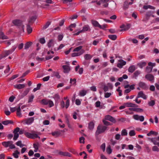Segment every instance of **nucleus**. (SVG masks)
I'll return each mask as SVG.
<instances>
[{"instance_id": "1", "label": "nucleus", "mask_w": 159, "mask_h": 159, "mask_svg": "<svg viewBox=\"0 0 159 159\" xmlns=\"http://www.w3.org/2000/svg\"><path fill=\"white\" fill-rule=\"evenodd\" d=\"M32 133H30L28 132H25L24 133L25 135L29 138L34 139L37 138L40 139V137L38 136V134H39L40 133H38L36 134L35 131H32Z\"/></svg>"}, {"instance_id": "2", "label": "nucleus", "mask_w": 159, "mask_h": 159, "mask_svg": "<svg viewBox=\"0 0 159 159\" xmlns=\"http://www.w3.org/2000/svg\"><path fill=\"white\" fill-rule=\"evenodd\" d=\"M107 127L101 125H98L96 132V134L98 135L99 134L104 132L106 130Z\"/></svg>"}, {"instance_id": "3", "label": "nucleus", "mask_w": 159, "mask_h": 159, "mask_svg": "<svg viewBox=\"0 0 159 159\" xmlns=\"http://www.w3.org/2000/svg\"><path fill=\"white\" fill-rule=\"evenodd\" d=\"M41 103L45 105L48 104L49 107H51L54 106V104L53 102L48 99H43L41 100Z\"/></svg>"}, {"instance_id": "4", "label": "nucleus", "mask_w": 159, "mask_h": 159, "mask_svg": "<svg viewBox=\"0 0 159 159\" xmlns=\"http://www.w3.org/2000/svg\"><path fill=\"white\" fill-rule=\"evenodd\" d=\"M13 23L16 26L20 27L24 31L25 26L22 24V21L20 20L16 19L12 21Z\"/></svg>"}, {"instance_id": "5", "label": "nucleus", "mask_w": 159, "mask_h": 159, "mask_svg": "<svg viewBox=\"0 0 159 159\" xmlns=\"http://www.w3.org/2000/svg\"><path fill=\"white\" fill-rule=\"evenodd\" d=\"M16 48V46H13L11 49L5 51L3 53V57H6L15 51Z\"/></svg>"}, {"instance_id": "6", "label": "nucleus", "mask_w": 159, "mask_h": 159, "mask_svg": "<svg viewBox=\"0 0 159 159\" xmlns=\"http://www.w3.org/2000/svg\"><path fill=\"white\" fill-rule=\"evenodd\" d=\"M34 121V117H30L25 119L23 121L24 124H25L28 125H31Z\"/></svg>"}, {"instance_id": "7", "label": "nucleus", "mask_w": 159, "mask_h": 159, "mask_svg": "<svg viewBox=\"0 0 159 159\" xmlns=\"http://www.w3.org/2000/svg\"><path fill=\"white\" fill-rule=\"evenodd\" d=\"M133 118L136 120H139L142 122L144 120V117L143 116H139L138 115H134L133 116Z\"/></svg>"}, {"instance_id": "8", "label": "nucleus", "mask_w": 159, "mask_h": 159, "mask_svg": "<svg viewBox=\"0 0 159 159\" xmlns=\"http://www.w3.org/2000/svg\"><path fill=\"white\" fill-rule=\"evenodd\" d=\"M105 120L110 121L113 123H115L116 122L115 119L114 117L109 115L106 116H105Z\"/></svg>"}, {"instance_id": "9", "label": "nucleus", "mask_w": 159, "mask_h": 159, "mask_svg": "<svg viewBox=\"0 0 159 159\" xmlns=\"http://www.w3.org/2000/svg\"><path fill=\"white\" fill-rule=\"evenodd\" d=\"M119 63L117 64V66L120 68L122 67L123 66L125 65L126 62L123 60H118Z\"/></svg>"}, {"instance_id": "10", "label": "nucleus", "mask_w": 159, "mask_h": 159, "mask_svg": "<svg viewBox=\"0 0 159 159\" xmlns=\"http://www.w3.org/2000/svg\"><path fill=\"white\" fill-rule=\"evenodd\" d=\"M145 78L148 80L152 82H153L154 81V77L151 74H148L146 75L145 76Z\"/></svg>"}, {"instance_id": "11", "label": "nucleus", "mask_w": 159, "mask_h": 159, "mask_svg": "<svg viewBox=\"0 0 159 159\" xmlns=\"http://www.w3.org/2000/svg\"><path fill=\"white\" fill-rule=\"evenodd\" d=\"M142 98L144 99H146L147 98V96L143 93V91L139 92L138 94L137 98Z\"/></svg>"}, {"instance_id": "12", "label": "nucleus", "mask_w": 159, "mask_h": 159, "mask_svg": "<svg viewBox=\"0 0 159 159\" xmlns=\"http://www.w3.org/2000/svg\"><path fill=\"white\" fill-rule=\"evenodd\" d=\"M133 4V2H128L127 1L124 2L123 4V9L124 10H126L128 8L129 5H131Z\"/></svg>"}, {"instance_id": "13", "label": "nucleus", "mask_w": 159, "mask_h": 159, "mask_svg": "<svg viewBox=\"0 0 159 159\" xmlns=\"http://www.w3.org/2000/svg\"><path fill=\"white\" fill-rule=\"evenodd\" d=\"M12 143H13V141H9L2 142V144L5 147L7 148L8 147H9L10 144Z\"/></svg>"}, {"instance_id": "14", "label": "nucleus", "mask_w": 159, "mask_h": 159, "mask_svg": "<svg viewBox=\"0 0 159 159\" xmlns=\"http://www.w3.org/2000/svg\"><path fill=\"white\" fill-rule=\"evenodd\" d=\"M84 52V50H81L78 52H74L72 54V57L79 56L82 54Z\"/></svg>"}, {"instance_id": "15", "label": "nucleus", "mask_w": 159, "mask_h": 159, "mask_svg": "<svg viewBox=\"0 0 159 159\" xmlns=\"http://www.w3.org/2000/svg\"><path fill=\"white\" fill-rule=\"evenodd\" d=\"M139 87L143 89H145L148 88V86L146 84L143 82L140 81L139 83Z\"/></svg>"}, {"instance_id": "16", "label": "nucleus", "mask_w": 159, "mask_h": 159, "mask_svg": "<svg viewBox=\"0 0 159 159\" xmlns=\"http://www.w3.org/2000/svg\"><path fill=\"white\" fill-rule=\"evenodd\" d=\"M91 23L95 27H101V25L96 20H92Z\"/></svg>"}, {"instance_id": "17", "label": "nucleus", "mask_w": 159, "mask_h": 159, "mask_svg": "<svg viewBox=\"0 0 159 159\" xmlns=\"http://www.w3.org/2000/svg\"><path fill=\"white\" fill-rule=\"evenodd\" d=\"M62 67L64 69V73H67L70 71V69L69 66L67 65H63Z\"/></svg>"}, {"instance_id": "18", "label": "nucleus", "mask_w": 159, "mask_h": 159, "mask_svg": "<svg viewBox=\"0 0 159 159\" xmlns=\"http://www.w3.org/2000/svg\"><path fill=\"white\" fill-rule=\"evenodd\" d=\"M36 16H33L30 17L28 20L29 24L30 25V24H32L33 23L36 19Z\"/></svg>"}, {"instance_id": "19", "label": "nucleus", "mask_w": 159, "mask_h": 159, "mask_svg": "<svg viewBox=\"0 0 159 159\" xmlns=\"http://www.w3.org/2000/svg\"><path fill=\"white\" fill-rule=\"evenodd\" d=\"M124 105L127 107H137L136 104L131 102H126L124 103Z\"/></svg>"}, {"instance_id": "20", "label": "nucleus", "mask_w": 159, "mask_h": 159, "mask_svg": "<svg viewBox=\"0 0 159 159\" xmlns=\"http://www.w3.org/2000/svg\"><path fill=\"white\" fill-rule=\"evenodd\" d=\"M151 15V14L150 12H147L146 14L145 18L143 19V21L145 22L148 20Z\"/></svg>"}, {"instance_id": "21", "label": "nucleus", "mask_w": 159, "mask_h": 159, "mask_svg": "<svg viewBox=\"0 0 159 159\" xmlns=\"http://www.w3.org/2000/svg\"><path fill=\"white\" fill-rule=\"evenodd\" d=\"M91 30L89 26L88 25H85L83 27V29L81 30L82 32H84L88 31H90Z\"/></svg>"}, {"instance_id": "22", "label": "nucleus", "mask_w": 159, "mask_h": 159, "mask_svg": "<svg viewBox=\"0 0 159 159\" xmlns=\"http://www.w3.org/2000/svg\"><path fill=\"white\" fill-rule=\"evenodd\" d=\"M136 69L135 66L131 65L129 67L128 69V71L131 73H133L135 70Z\"/></svg>"}, {"instance_id": "23", "label": "nucleus", "mask_w": 159, "mask_h": 159, "mask_svg": "<svg viewBox=\"0 0 159 159\" xmlns=\"http://www.w3.org/2000/svg\"><path fill=\"white\" fill-rule=\"evenodd\" d=\"M59 154L61 155L68 157H70L71 155L70 153L68 152H63L61 151L60 152H59Z\"/></svg>"}, {"instance_id": "24", "label": "nucleus", "mask_w": 159, "mask_h": 159, "mask_svg": "<svg viewBox=\"0 0 159 159\" xmlns=\"http://www.w3.org/2000/svg\"><path fill=\"white\" fill-rule=\"evenodd\" d=\"M102 3L104 4L103 6L104 7H107L108 5V2L109 0H100Z\"/></svg>"}, {"instance_id": "25", "label": "nucleus", "mask_w": 159, "mask_h": 159, "mask_svg": "<svg viewBox=\"0 0 159 159\" xmlns=\"http://www.w3.org/2000/svg\"><path fill=\"white\" fill-rule=\"evenodd\" d=\"M52 136L57 137L61 134V131H60V130L58 131H54V132H52Z\"/></svg>"}, {"instance_id": "26", "label": "nucleus", "mask_w": 159, "mask_h": 159, "mask_svg": "<svg viewBox=\"0 0 159 159\" xmlns=\"http://www.w3.org/2000/svg\"><path fill=\"white\" fill-rule=\"evenodd\" d=\"M13 121L11 120H7L3 121L2 123L5 125H7L9 124H13Z\"/></svg>"}, {"instance_id": "27", "label": "nucleus", "mask_w": 159, "mask_h": 159, "mask_svg": "<svg viewBox=\"0 0 159 159\" xmlns=\"http://www.w3.org/2000/svg\"><path fill=\"white\" fill-rule=\"evenodd\" d=\"M141 71L139 70L136 71L133 74V78L137 79L138 76L141 73Z\"/></svg>"}, {"instance_id": "28", "label": "nucleus", "mask_w": 159, "mask_h": 159, "mask_svg": "<svg viewBox=\"0 0 159 159\" xmlns=\"http://www.w3.org/2000/svg\"><path fill=\"white\" fill-rule=\"evenodd\" d=\"M52 77L55 76L57 78L59 79L60 78V76L59 75V73L57 72L53 71L52 74Z\"/></svg>"}, {"instance_id": "29", "label": "nucleus", "mask_w": 159, "mask_h": 159, "mask_svg": "<svg viewBox=\"0 0 159 159\" xmlns=\"http://www.w3.org/2000/svg\"><path fill=\"white\" fill-rule=\"evenodd\" d=\"M14 87L18 89H21L25 87V85L24 84H16L14 85Z\"/></svg>"}, {"instance_id": "30", "label": "nucleus", "mask_w": 159, "mask_h": 159, "mask_svg": "<svg viewBox=\"0 0 159 159\" xmlns=\"http://www.w3.org/2000/svg\"><path fill=\"white\" fill-rule=\"evenodd\" d=\"M94 124L92 121L90 122L89 124L88 128L91 130H92L94 128Z\"/></svg>"}, {"instance_id": "31", "label": "nucleus", "mask_w": 159, "mask_h": 159, "mask_svg": "<svg viewBox=\"0 0 159 159\" xmlns=\"http://www.w3.org/2000/svg\"><path fill=\"white\" fill-rule=\"evenodd\" d=\"M32 43L31 42H28L25 44L24 48L27 49L29 48L32 45Z\"/></svg>"}, {"instance_id": "32", "label": "nucleus", "mask_w": 159, "mask_h": 159, "mask_svg": "<svg viewBox=\"0 0 159 159\" xmlns=\"http://www.w3.org/2000/svg\"><path fill=\"white\" fill-rule=\"evenodd\" d=\"M143 8L145 10H147L148 8L151 9H155V7L150 5H144L143 6Z\"/></svg>"}, {"instance_id": "33", "label": "nucleus", "mask_w": 159, "mask_h": 159, "mask_svg": "<svg viewBox=\"0 0 159 159\" xmlns=\"http://www.w3.org/2000/svg\"><path fill=\"white\" fill-rule=\"evenodd\" d=\"M146 63L145 62L142 61L137 64V65L141 68L146 66Z\"/></svg>"}, {"instance_id": "34", "label": "nucleus", "mask_w": 159, "mask_h": 159, "mask_svg": "<svg viewBox=\"0 0 159 159\" xmlns=\"http://www.w3.org/2000/svg\"><path fill=\"white\" fill-rule=\"evenodd\" d=\"M27 32L29 34L31 33L32 31V30L31 27L30 26L29 24H27Z\"/></svg>"}, {"instance_id": "35", "label": "nucleus", "mask_w": 159, "mask_h": 159, "mask_svg": "<svg viewBox=\"0 0 159 159\" xmlns=\"http://www.w3.org/2000/svg\"><path fill=\"white\" fill-rule=\"evenodd\" d=\"M0 39H8V38L4 35L3 33L1 31L0 32Z\"/></svg>"}, {"instance_id": "36", "label": "nucleus", "mask_w": 159, "mask_h": 159, "mask_svg": "<svg viewBox=\"0 0 159 159\" xmlns=\"http://www.w3.org/2000/svg\"><path fill=\"white\" fill-rule=\"evenodd\" d=\"M20 106L17 107V110L16 111V114L17 116L19 117H21L22 115L20 112Z\"/></svg>"}, {"instance_id": "37", "label": "nucleus", "mask_w": 159, "mask_h": 159, "mask_svg": "<svg viewBox=\"0 0 159 159\" xmlns=\"http://www.w3.org/2000/svg\"><path fill=\"white\" fill-rule=\"evenodd\" d=\"M92 58V56L89 54H86L84 56V59L86 60H90Z\"/></svg>"}, {"instance_id": "38", "label": "nucleus", "mask_w": 159, "mask_h": 159, "mask_svg": "<svg viewBox=\"0 0 159 159\" xmlns=\"http://www.w3.org/2000/svg\"><path fill=\"white\" fill-rule=\"evenodd\" d=\"M148 139L151 142H152L154 145H157L158 143L157 142L156 140V138H148Z\"/></svg>"}, {"instance_id": "39", "label": "nucleus", "mask_w": 159, "mask_h": 159, "mask_svg": "<svg viewBox=\"0 0 159 159\" xmlns=\"http://www.w3.org/2000/svg\"><path fill=\"white\" fill-rule=\"evenodd\" d=\"M54 45V40L51 39L50 40L48 43V46L49 48H50Z\"/></svg>"}, {"instance_id": "40", "label": "nucleus", "mask_w": 159, "mask_h": 159, "mask_svg": "<svg viewBox=\"0 0 159 159\" xmlns=\"http://www.w3.org/2000/svg\"><path fill=\"white\" fill-rule=\"evenodd\" d=\"M108 37L112 40H115L117 39V36L116 35H109Z\"/></svg>"}, {"instance_id": "41", "label": "nucleus", "mask_w": 159, "mask_h": 159, "mask_svg": "<svg viewBox=\"0 0 159 159\" xmlns=\"http://www.w3.org/2000/svg\"><path fill=\"white\" fill-rule=\"evenodd\" d=\"M152 134L157 135L158 134V133L153 131H151L148 133L147 134V135L148 136H150Z\"/></svg>"}, {"instance_id": "42", "label": "nucleus", "mask_w": 159, "mask_h": 159, "mask_svg": "<svg viewBox=\"0 0 159 159\" xmlns=\"http://www.w3.org/2000/svg\"><path fill=\"white\" fill-rule=\"evenodd\" d=\"M29 91H30V89L29 88H27L26 89V90L24 91V92H23V93H22V97H25V96L29 92Z\"/></svg>"}, {"instance_id": "43", "label": "nucleus", "mask_w": 159, "mask_h": 159, "mask_svg": "<svg viewBox=\"0 0 159 159\" xmlns=\"http://www.w3.org/2000/svg\"><path fill=\"white\" fill-rule=\"evenodd\" d=\"M34 98V96L33 94H31L30 96H29L28 102L30 103L32 102L33 101V99Z\"/></svg>"}, {"instance_id": "44", "label": "nucleus", "mask_w": 159, "mask_h": 159, "mask_svg": "<svg viewBox=\"0 0 159 159\" xmlns=\"http://www.w3.org/2000/svg\"><path fill=\"white\" fill-rule=\"evenodd\" d=\"M87 93V91L84 90H81L80 92V95L81 96H84Z\"/></svg>"}, {"instance_id": "45", "label": "nucleus", "mask_w": 159, "mask_h": 159, "mask_svg": "<svg viewBox=\"0 0 159 159\" xmlns=\"http://www.w3.org/2000/svg\"><path fill=\"white\" fill-rule=\"evenodd\" d=\"M42 85L41 84H37V87L34 88L33 90V91L34 92H36V91L39 90L40 89L41 86Z\"/></svg>"}, {"instance_id": "46", "label": "nucleus", "mask_w": 159, "mask_h": 159, "mask_svg": "<svg viewBox=\"0 0 159 159\" xmlns=\"http://www.w3.org/2000/svg\"><path fill=\"white\" fill-rule=\"evenodd\" d=\"M20 152H18L17 150H16L15 152L13 153V155L14 157L15 158H18L19 157L18 156V154H20Z\"/></svg>"}, {"instance_id": "47", "label": "nucleus", "mask_w": 159, "mask_h": 159, "mask_svg": "<svg viewBox=\"0 0 159 159\" xmlns=\"http://www.w3.org/2000/svg\"><path fill=\"white\" fill-rule=\"evenodd\" d=\"M128 133L127 130L126 129H123L121 132V135L122 136H126L127 135Z\"/></svg>"}, {"instance_id": "48", "label": "nucleus", "mask_w": 159, "mask_h": 159, "mask_svg": "<svg viewBox=\"0 0 159 159\" xmlns=\"http://www.w3.org/2000/svg\"><path fill=\"white\" fill-rule=\"evenodd\" d=\"M83 48V46H80L78 47H77L75 48L74 50V52H78L79 51H81L82 49V48Z\"/></svg>"}, {"instance_id": "49", "label": "nucleus", "mask_w": 159, "mask_h": 159, "mask_svg": "<svg viewBox=\"0 0 159 159\" xmlns=\"http://www.w3.org/2000/svg\"><path fill=\"white\" fill-rule=\"evenodd\" d=\"M152 67L151 66H148L146 67V71L147 73H150L152 70Z\"/></svg>"}, {"instance_id": "50", "label": "nucleus", "mask_w": 159, "mask_h": 159, "mask_svg": "<svg viewBox=\"0 0 159 159\" xmlns=\"http://www.w3.org/2000/svg\"><path fill=\"white\" fill-rule=\"evenodd\" d=\"M106 151L107 153L109 154L111 153L112 149H111V147L110 145L107 148Z\"/></svg>"}, {"instance_id": "51", "label": "nucleus", "mask_w": 159, "mask_h": 159, "mask_svg": "<svg viewBox=\"0 0 159 159\" xmlns=\"http://www.w3.org/2000/svg\"><path fill=\"white\" fill-rule=\"evenodd\" d=\"M50 24H51V23L50 22H49V21L47 22L46 23L45 25L43 26V29L44 30H45L46 29H47L48 27V26L50 25Z\"/></svg>"}, {"instance_id": "52", "label": "nucleus", "mask_w": 159, "mask_h": 159, "mask_svg": "<svg viewBox=\"0 0 159 159\" xmlns=\"http://www.w3.org/2000/svg\"><path fill=\"white\" fill-rule=\"evenodd\" d=\"M129 135L130 136H132L135 135V133L134 130H131L129 133Z\"/></svg>"}, {"instance_id": "53", "label": "nucleus", "mask_w": 159, "mask_h": 159, "mask_svg": "<svg viewBox=\"0 0 159 159\" xmlns=\"http://www.w3.org/2000/svg\"><path fill=\"white\" fill-rule=\"evenodd\" d=\"M76 81L75 79H72L71 78L70 80V83L73 84H76Z\"/></svg>"}, {"instance_id": "54", "label": "nucleus", "mask_w": 159, "mask_h": 159, "mask_svg": "<svg viewBox=\"0 0 159 159\" xmlns=\"http://www.w3.org/2000/svg\"><path fill=\"white\" fill-rule=\"evenodd\" d=\"M155 104V101L153 100H152L150 102H148V105L149 106H154Z\"/></svg>"}, {"instance_id": "55", "label": "nucleus", "mask_w": 159, "mask_h": 159, "mask_svg": "<svg viewBox=\"0 0 159 159\" xmlns=\"http://www.w3.org/2000/svg\"><path fill=\"white\" fill-rule=\"evenodd\" d=\"M10 67L9 66V65H7V67L6 69L4 70V72L5 73H8L9 71H10Z\"/></svg>"}, {"instance_id": "56", "label": "nucleus", "mask_w": 159, "mask_h": 159, "mask_svg": "<svg viewBox=\"0 0 159 159\" xmlns=\"http://www.w3.org/2000/svg\"><path fill=\"white\" fill-rule=\"evenodd\" d=\"M20 130V128H19L17 127L14 129L13 133L14 134H18V132H19Z\"/></svg>"}, {"instance_id": "57", "label": "nucleus", "mask_w": 159, "mask_h": 159, "mask_svg": "<svg viewBox=\"0 0 159 159\" xmlns=\"http://www.w3.org/2000/svg\"><path fill=\"white\" fill-rule=\"evenodd\" d=\"M39 42L42 44H44L45 43L46 41L44 38H42L40 39Z\"/></svg>"}, {"instance_id": "58", "label": "nucleus", "mask_w": 159, "mask_h": 159, "mask_svg": "<svg viewBox=\"0 0 159 159\" xmlns=\"http://www.w3.org/2000/svg\"><path fill=\"white\" fill-rule=\"evenodd\" d=\"M19 136V134H14V137L13 139L14 140H16L17 139Z\"/></svg>"}, {"instance_id": "59", "label": "nucleus", "mask_w": 159, "mask_h": 159, "mask_svg": "<svg viewBox=\"0 0 159 159\" xmlns=\"http://www.w3.org/2000/svg\"><path fill=\"white\" fill-rule=\"evenodd\" d=\"M70 105V100L69 99H67L66 102L65 107L66 109Z\"/></svg>"}, {"instance_id": "60", "label": "nucleus", "mask_w": 159, "mask_h": 159, "mask_svg": "<svg viewBox=\"0 0 159 159\" xmlns=\"http://www.w3.org/2000/svg\"><path fill=\"white\" fill-rule=\"evenodd\" d=\"M111 95V93H106L104 94V97L106 98H108Z\"/></svg>"}, {"instance_id": "61", "label": "nucleus", "mask_w": 159, "mask_h": 159, "mask_svg": "<svg viewBox=\"0 0 159 159\" xmlns=\"http://www.w3.org/2000/svg\"><path fill=\"white\" fill-rule=\"evenodd\" d=\"M106 144L105 143H102L101 146V148L103 152H104L105 150Z\"/></svg>"}, {"instance_id": "62", "label": "nucleus", "mask_w": 159, "mask_h": 159, "mask_svg": "<svg viewBox=\"0 0 159 159\" xmlns=\"http://www.w3.org/2000/svg\"><path fill=\"white\" fill-rule=\"evenodd\" d=\"M84 138L83 137H81L79 139L80 142V143H84Z\"/></svg>"}, {"instance_id": "63", "label": "nucleus", "mask_w": 159, "mask_h": 159, "mask_svg": "<svg viewBox=\"0 0 159 159\" xmlns=\"http://www.w3.org/2000/svg\"><path fill=\"white\" fill-rule=\"evenodd\" d=\"M152 150L154 151L158 152L159 150V149L157 146H155L152 148Z\"/></svg>"}, {"instance_id": "64", "label": "nucleus", "mask_w": 159, "mask_h": 159, "mask_svg": "<svg viewBox=\"0 0 159 159\" xmlns=\"http://www.w3.org/2000/svg\"><path fill=\"white\" fill-rule=\"evenodd\" d=\"M39 143H34L33 144L34 148L35 149V150H38L39 149Z\"/></svg>"}]
</instances>
